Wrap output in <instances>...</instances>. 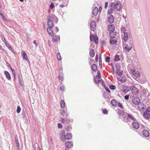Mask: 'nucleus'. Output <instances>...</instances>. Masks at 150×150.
<instances>
[{
    "mask_svg": "<svg viewBox=\"0 0 150 150\" xmlns=\"http://www.w3.org/2000/svg\"><path fill=\"white\" fill-rule=\"evenodd\" d=\"M90 40L91 42H93L94 39L95 43L96 44H97L98 43V38L97 35L94 36V35L92 34L90 35Z\"/></svg>",
    "mask_w": 150,
    "mask_h": 150,
    "instance_id": "nucleus-1",
    "label": "nucleus"
},
{
    "mask_svg": "<svg viewBox=\"0 0 150 150\" xmlns=\"http://www.w3.org/2000/svg\"><path fill=\"white\" fill-rule=\"evenodd\" d=\"M131 37L132 35L130 33H127L126 32L124 34L123 39L125 42L127 41L128 39L129 38H130Z\"/></svg>",
    "mask_w": 150,
    "mask_h": 150,
    "instance_id": "nucleus-2",
    "label": "nucleus"
},
{
    "mask_svg": "<svg viewBox=\"0 0 150 150\" xmlns=\"http://www.w3.org/2000/svg\"><path fill=\"white\" fill-rule=\"evenodd\" d=\"M130 89L133 94L136 95L138 94V90L135 86H131Z\"/></svg>",
    "mask_w": 150,
    "mask_h": 150,
    "instance_id": "nucleus-3",
    "label": "nucleus"
},
{
    "mask_svg": "<svg viewBox=\"0 0 150 150\" xmlns=\"http://www.w3.org/2000/svg\"><path fill=\"white\" fill-rule=\"evenodd\" d=\"M117 79L118 81L121 83H124L126 81L125 76L122 75L118 77Z\"/></svg>",
    "mask_w": 150,
    "mask_h": 150,
    "instance_id": "nucleus-4",
    "label": "nucleus"
},
{
    "mask_svg": "<svg viewBox=\"0 0 150 150\" xmlns=\"http://www.w3.org/2000/svg\"><path fill=\"white\" fill-rule=\"evenodd\" d=\"M132 102L135 105H139L140 103V100L139 98L137 97H134L133 98Z\"/></svg>",
    "mask_w": 150,
    "mask_h": 150,
    "instance_id": "nucleus-5",
    "label": "nucleus"
},
{
    "mask_svg": "<svg viewBox=\"0 0 150 150\" xmlns=\"http://www.w3.org/2000/svg\"><path fill=\"white\" fill-rule=\"evenodd\" d=\"M96 24L95 21H92L91 22L90 24V28L91 30L93 31H94L96 29Z\"/></svg>",
    "mask_w": 150,
    "mask_h": 150,
    "instance_id": "nucleus-6",
    "label": "nucleus"
},
{
    "mask_svg": "<svg viewBox=\"0 0 150 150\" xmlns=\"http://www.w3.org/2000/svg\"><path fill=\"white\" fill-rule=\"evenodd\" d=\"M122 91L125 93H126L129 91L128 87L126 86H123L122 89Z\"/></svg>",
    "mask_w": 150,
    "mask_h": 150,
    "instance_id": "nucleus-7",
    "label": "nucleus"
},
{
    "mask_svg": "<svg viewBox=\"0 0 150 150\" xmlns=\"http://www.w3.org/2000/svg\"><path fill=\"white\" fill-rule=\"evenodd\" d=\"M132 73L134 78H139L140 77V74L138 71L135 72V71H133Z\"/></svg>",
    "mask_w": 150,
    "mask_h": 150,
    "instance_id": "nucleus-8",
    "label": "nucleus"
},
{
    "mask_svg": "<svg viewBox=\"0 0 150 150\" xmlns=\"http://www.w3.org/2000/svg\"><path fill=\"white\" fill-rule=\"evenodd\" d=\"M142 134L143 135L146 137H149L150 134L149 132L146 129H144L143 130Z\"/></svg>",
    "mask_w": 150,
    "mask_h": 150,
    "instance_id": "nucleus-9",
    "label": "nucleus"
},
{
    "mask_svg": "<svg viewBox=\"0 0 150 150\" xmlns=\"http://www.w3.org/2000/svg\"><path fill=\"white\" fill-rule=\"evenodd\" d=\"M65 145L67 147L71 148L73 146V144L71 142H65Z\"/></svg>",
    "mask_w": 150,
    "mask_h": 150,
    "instance_id": "nucleus-10",
    "label": "nucleus"
},
{
    "mask_svg": "<svg viewBox=\"0 0 150 150\" xmlns=\"http://www.w3.org/2000/svg\"><path fill=\"white\" fill-rule=\"evenodd\" d=\"M116 9L118 11H120L121 9V4L119 1H117L116 2Z\"/></svg>",
    "mask_w": 150,
    "mask_h": 150,
    "instance_id": "nucleus-11",
    "label": "nucleus"
},
{
    "mask_svg": "<svg viewBox=\"0 0 150 150\" xmlns=\"http://www.w3.org/2000/svg\"><path fill=\"white\" fill-rule=\"evenodd\" d=\"M22 55L23 56V60H27L28 59V57L25 52L24 51L22 52Z\"/></svg>",
    "mask_w": 150,
    "mask_h": 150,
    "instance_id": "nucleus-12",
    "label": "nucleus"
},
{
    "mask_svg": "<svg viewBox=\"0 0 150 150\" xmlns=\"http://www.w3.org/2000/svg\"><path fill=\"white\" fill-rule=\"evenodd\" d=\"M108 22L109 23H112L114 21V17L113 16L110 15V16L108 18Z\"/></svg>",
    "mask_w": 150,
    "mask_h": 150,
    "instance_id": "nucleus-13",
    "label": "nucleus"
},
{
    "mask_svg": "<svg viewBox=\"0 0 150 150\" xmlns=\"http://www.w3.org/2000/svg\"><path fill=\"white\" fill-rule=\"evenodd\" d=\"M108 30L109 31L110 33L111 31L114 32L115 30V27L113 25L109 24L108 26Z\"/></svg>",
    "mask_w": 150,
    "mask_h": 150,
    "instance_id": "nucleus-14",
    "label": "nucleus"
},
{
    "mask_svg": "<svg viewBox=\"0 0 150 150\" xmlns=\"http://www.w3.org/2000/svg\"><path fill=\"white\" fill-rule=\"evenodd\" d=\"M4 74L6 76V78L8 80H10L11 79L10 75L8 71H4Z\"/></svg>",
    "mask_w": 150,
    "mask_h": 150,
    "instance_id": "nucleus-15",
    "label": "nucleus"
},
{
    "mask_svg": "<svg viewBox=\"0 0 150 150\" xmlns=\"http://www.w3.org/2000/svg\"><path fill=\"white\" fill-rule=\"evenodd\" d=\"M98 9L97 7H95L92 11L93 14L94 16H96L98 13Z\"/></svg>",
    "mask_w": 150,
    "mask_h": 150,
    "instance_id": "nucleus-16",
    "label": "nucleus"
},
{
    "mask_svg": "<svg viewBox=\"0 0 150 150\" xmlns=\"http://www.w3.org/2000/svg\"><path fill=\"white\" fill-rule=\"evenodd\" d=\"M116 33L115 32H113V31L110 32L109 33V36L111 38H115L116 37Z\"/></svg>",
    "mask_w": 150,
    "mask_h": 150,
    "instance_id": "nucleus-17",
    "label": "nucleus"
},
{
    "mask_svg": "<svg viewBox=\"0 0 150 150\" xmlns=\"http://www.w3.org/2000/svg\"><path fill=\"white\" fill-rule=\"evenodd\" d=\"M72 135L71 133H67L65 135V139L69 140L72 138Z\"/></svg>",
    "mask_w": 150,
    "mask_h": 150,
    "instance_id": "nucleus-18",
    "label": "nucleus"
},
{
    "mask_svg": "<svg viewBox=\"0 0 150 150\" xmlns=\"http://www.w3.org/2000/svg\"><path fill=\"white\" fill-rule=\"evenodd\" d=\"M132 48V47L129 45L128 44H127L125 47L124 49L127 52H129L131 50Z\"/></svg>",
    "mask_w": 150,
    "mask_h": 150,
    "instance_id": "nucleus-19",
    "label": "nucleus"
},
{
    "mask_svg": "<svg viewBox=\"0 0 150 150\" xmlns=\"http://www.w3.org/2000/svg\"><path fill=\"white\" fill-rule=\"evenodd\" d=\"M49 28H52L53 27V24L52 21L51 20H49L47 22Z\"/></svg>",
    "mask_w": 150,
    "mask_h": 150,
    "instance_id": "nucleus-20",
    "label": "nucleus"
},
{
    "mask_svg": "<svg viewBox=\"0 0 150 150\" xmlns=\"http://www.w3.org/2000/svg\"><path fill=\"white\" fill-rule=\"evenodd\" d=\"M132 125L133 127L136 129H138L139 127V125L138 123L134 122L132 123Z\"/></svg>",
    "mask_w": 150,
    "mask_h": 150,
    "instance_id": "nucleus-21",
    "label": "nucleus"
},
{
    "mask_svg": "<svg viewBox=\"0 0 150 150\" xmlns=\"http://www.w3.org/2000/svg\"><path fill=\"white\" fill-rule=\"evenodd\" d=\"M52 38V40L54 42H57L59 39H60V37L59 35L58 36H53Z\"/></svg>",
    "mask_w": 150,
    "mask_h": 150,
    "instance_id": "nucleus-22",
    "label": "nucleus"
},
{
    "mask_svg": "<svg viewBox=\"0 0 150 150\" xmlns=\"http://www.w3.org/2000/svg\"><path fill=\"white\" fill-rule=\"evenodd\" d=\"M52 28H47V30L49 34H50L51 36H54V34L53 30L51 29Z\"/></svg>",
    "mask_w": 150,
    "mask_h": 150,
    "instance_id": "nucleus-23",
    "label": "nucleus"
},
{
    "mask_svg": "<svg viewBox=\"0 0 150 150\" xmlns=\"http://www.w3.org/2000/svg\"><path fill=\"white\" fill-rule=\"evenodd\" d=\"M91 68L93 71H96L97 70V66L96 64H94L91 66Z\"/></svg>",
    "mask_w": 150,
    "mask_h": 150,
    "instance_id": "nucleus-24",
    "label": "nucleus"
},
{
    "mask_svg": "<svg viewBox=\"0 0 150 150\" xmlns=\"http://www.w3.org/2000/svg\"><path fill=\"white\" fill-rule=\"evenodd\" d=\"M143 116L145 118L149 119L150 117V114L147 113L145 111L144 112Z\"/></svg>",
    "mask_w": 150,
    "mask_h": 150,
    "instance_id": "nucleus-25",
    "label": "nucleus"
},
{
    "mask_svg": "<svg viewBox=\"0 0 150 150\" xmlns=\"http://www.w3.org/2000/svg\"><path fill=\"white\" fill-rule=\"evenodd\" d=\"M89 54L91 57H93L95 55V52L93 49H91L90 50Z\"/></svg>",
    "mask_w": 150,
    "mask_h": 150,
    "instance_id": "nucleus-26",
    "label": "nucleus"
},
{
    "mask_svg": "<svg viewBox=\"0 0 150 150\" xmlns=\"http://www.w3.org/2000/svg\"><path fill=\"white\" fill-rule=\"evenodd\" d=\"M111 104L114 106L116 107L117 105V103L115 100H112L111 101Z\"/></svg>",
    "mask_w": 150,
    "mask_h": 150,
    "instance_id": "nucleus-27",
    "label": "nucleus"
},
{
    "mask_svg": "<svg viewBox=\"0 0 150 150\" xmlns=\"http://www.w3.org/2000/svg\"><path fill=\"white\" fill-rule=\"evenodd\" d=\"M112 38H111L109 42L110 45H115V44L117 42V40H113Z\"/></svg>",
    "mask_w": 150,
    "mask_h": 150,
    "instance_id": "nucleus-28",
    "label": "nucleus"
},
{
    "mask_svg": "<svg viewBox=\"0 0 150 150\" xmlns=\"http://www.w3.org/2000/svg\"><path fill=\"white\" fill-rule=\"evenodd\" d=\"M21 115L22 117L23 118H25L26 117L25 111L24 109L22 110V112L21 113Z\"/></svg>",
    "mask_w": 150,
    "mask_h": 150,
    "instance_id": "nucleus-29",
    "label": "nucleus"
},
{
    "mask_svg": "<svg viewBox=\"0 0 150 150\" xmlns=\"http://www.w3.org/2000/svg\"><path fill=\"white\" fill-rule=\"evenodd\" d=\"M72 128L71 127V126L70 125H67L65 127L66 130L67 131H71V130Z\"/></svg>",
    "mask_w": 150,
    "mask_h": 150,
    "instance_id": "nucleus-30",
    "label": "nucleus"
},
{
    "mask_svg": "<svg viewBox=\"0 0 150 150\" xmlns=\"http://www.w3.org/2000/svg\"><path fill=\"white\" fill-rule=\"evenodd\" d=\"M110 6L112 8V9L115 10L116 8V3L115 4L114 3H112L110 4Z\"/></svg>",
    "mask_w": 150,
    "mask_h": 150,
    "instance_id": "nucleus-31",
    "label": "nucleus"
},
{
    "mask_svg": "<svg viewBox=\"0 0 150 150\" xmlns=\"http://www.w3.org/2000/svg\"><path fill=\"white\" fill-rule=\"evenodd\" d=\"M116 73L118 75L121 76L122 75L123 71L120 70L116 71Z\"/></svg>",
    "mask_w": 150,
    "mask_h": 150,
    "instance_id": "nucleus-32",
    "label": "nucleus"
},
{
    "mask_svg": "<svg viewBox=\"0 0 150 150\" xmlns=\"http://www.w3.org/2000/svg\"><path fill=\"white\" fill-rule=\"evenodd\" d=\"M60 105L61 107L63 108H64L65 106V103L63 100H61L60 102Z\"/></svg>",
    "mask_w": 150,
    "mask_h": 150,
    "instance_id": "nucleus-33",
    "label": "nucleus"
},
{
    "mask_svg": "<svg viewBox=\"0 0 150 150\" xmlns=\"http://www.w3.org/2000/svg\"><path fill=\"white\" fill-rule=\"evenodd\" d=\"M93 80L97 84L99 83L100 82V79L99 80L97 77H94Z\"/></svg>",
    "mask_w": 150,
    "mask_h": 150,
    "instance_id": "nucleus-34",
    "label": "nucleus"
},
{
    "mask_svg": "<svg viewBox=\"0 0 150 150\" xmlns=\"http://www.w3.org/2000/svg\"><path fill=\"white\" fill-rule=\"evenodd\" d=\"M127 116L128 118H129L132 120L134 121L136 120V119L134 118L133 116L130 114H128L127 115Z\"/></svg>",
    "mask_w": 150,
    "mask_h": 150,
    "instance_id": "nucleus-35",
    "label": "nucleus"
},
{
    "mask_svg": "<svg viewBox=\"0 0 150 150\" xmlns=\"http://www.w3.org/2000/svg\"><path fill=\"white\" fill-rule=\"evenodd\" d=\"M115 67L116 68V71L120 70V64L117 63L115 64Z\"/></svg>",
    "mask_w": 150,
    "mask_h": 150,
    "instance_id": "nucleus-36",
    "label": "nucleus"
},
{
    "mask_svg": "<svg viewBox=\"0 0 150 150\" xmlns=\"http://www.w3.org/2000/svg\"><path fill=\"white\" fill-rule=\"evenodd\" d=\"M59 80H61V81H62L64 79L63 78V76L62 74H59Z\"/></svg>",
    "mask_w": 150,
    "mask_h": 150,
    "instance_id": "nucleus-37",
    "label": "nucleus"
},
{
    "mask_svg": "<svg viewBox=\"0 0 150 150\" xmlns=\"http://www.w3.org/2000/svg\"><path fill=\"white\" fill-rule=\"evenodd\" d=\"M5 45L10 50H11L12 52H13V49H12L10 45H9L8 43L7 42H6Z\"/></svg>",
    "mask_w": 150,
    "mask_h": 150,
    "instance_id": "nucleus-38",
    "label": "nucleus"
},
{
    "mask_svg": "<svg viewBox=\"0 0 150 150\" xmlns=\"http://www.w3.org/2000/svg\"><path fill=\"white\" fill-rule=\"evenodd\" d=\"M57 57L58 60L60 61L61 60V56L59 52H58L57 54Z\"/></svg>",
    "mask_w": 150,
    "mask_h": 150,
    "instance_id": "nucleus-39",
    "label": "nucleus"
},
{
    "mask_svg": "<svg viewBox=\"0 0 150 150\" xmlns=\"http://www.w3.org/2000/svg\"><path fill=\"white\" fill-rule=\"evenodd\" d=\"M120 60L119 56L117 54H116L115 56L114 61H118Z\"/></svg>",
    "mask_w": 150,
    "mask_h": 150,
    "instance_id": "nucleus-40",
    "label": "nucleus"
},
{
    "mask_svg": "<svg viewBox=\"0 0 150 150\" xmlns=\"http://www.w3.org/2000/svg\"><path fill=\"white\" fill-rule=\"evenodd\" d=\"M109 88L112 90H114L116 88V87L114 85H111L109 86Z\"/></svg>",
    "mask_w": 150,
    "mask_h": 150,
    "instance_id": "nucleus-41",
    "label": "nucleus"
},
{
    "mask_svg": "<svg viewBox=\"0 0 150 150\" xmlns=\"http://www.w3.org/2000/svg\"><path fill=\"white\" fill-rule=\"evenodd\" d=\"M16 144L17 146L18 147L17 150H20V144L18 141H15Z\"/></svg>",
    "mask_w": 150,
    "mask_h": 150,
    "instance_id": "nucleus-42",
    "label": "nucleus"
},
{
    "mask_svg": "<svg viewBox=\"0 0 150 150\" xmlns=\"http://www.w3.org/2000/svg\"><path fill=\"white\" fill-rule=\"evenodd\" d=\"M126 30V28L125 27H122L121 28V32L122 33H123L124 34V33H125V31Z\"/></svg>",
    "mask_w": 150,
    "mask_h": 150,
    "instance_id": "nucleus-43",
    "label": "nucleus"
},
{
    "mask_svg": "<svg viewBox=\"0 0 150 150\" xmlns=\"http://www.w3.org/2000/svg\"><path fill=\"white\" fill-rule=\"evenodd\" d=\"M101 74H100V71L99 70H98V72H97V75H96L95 77L97 78V77H98V78H101Z\"/></svg>",
    "mask_w": 150,
    "mask_h": 150,
    "instance_id": "nucleus-44",
    "label": "nucleus"
},
{
    "mask_svg": "<svg viewBox=\"0 0 150 150\" xmlns=\"http://www.w3.org/2000/svg\"><path fill=\"white\" fill-rule=\"evenodd\" d=\"M108 13L109 15H111V14L113 13V9H112V8H111L109 10Z\"/></svg>",
    "mask_w": 150,
    "mask_h": 150,
    "instance_id": "nucleus-45",
    "label": "nucleus"
},
{
    "mask_svg": "<svg viewBox=\"0 0 150 150\" xmlns=\"http://www.w3.org/2000/svg\"><path fill=\"white\" fill-rule=\"evenodd\" d=\"M21 108L19 106H18L16 110L17 112L18 113H19L21 111Z\"/></svg>",
    "mask_w": 150,
    "mask_h": 150,
    "instance_id": "nucleus-46",
    "label": "nucleus"
},
{
    "mask_svg": "<svg viewBox=\"0 0 150 150\" xmlns=\"http://www.w3.org/2000/svg\"><path fill=\"white\" fill-rule=\"evenodd\" d=\"M48 19L52 20L53 18V15L52 14H50L48 17Z\"/></svg>",
    "mask_w": 150,
    "mask_h": 150,
    "instance_id": "nucleus-47",
    "label": "nucleus"
},
{
    "mask_svg": "<svg viewBox=\"0 0 150 150\" xmlns=\"http://www.w3.org/2000/svg\"><path fill=\"white\" fill-rule=\"evenodd\" d=\"M110 57H107L105 58V61L107 62H110Z\"/></svg>",
    "mask_w": 150,
    "mask_h": 150,
    "instance_id": "nucleus-48",
    "label": "nucleus"
},
{
    "mask_svg": "<svg viewBox=\"0 0 150 150\" xmlns=\"http://www.w3.org/2000/svg\"><path fill=\"white\" fill-rule=\"evenodd\" d=\"M71 121L69 118H67L65 120V124H67L70 122Z\"/></svg>",
    "mask_w": 150,
    "mask_h": 150,
    "instance_id": "nucleus-49",
    "label": "nucleus"
},
{
    "mask_svg": "<svg viewBox=\"0 0 150 150\" xmlns=\"http://www.w3.org/2000/svg\"><path fill=\"white\" fill-rule=\"evenodd\" d=\"M60 114L61 115H64V114H65V111L63 109H62L61 110Z\"/></svg>",
    "mask_w": 150,
    "mask_h": 150,
    "instance_id": "nucleus-50",
    "label": "nucleus"
},
{
    "mask_svg": "<svg viewBox=\"0 0 150 150\" xmlns=\"http://www.w3.org/2000/svg\"><path fill=\"white\" fill-rule=\"evenodd\" d=\"M6 65L9 68H10V69L11 70V69H12V68H11L10 64L9 63H8V62H6Z\"/></svg>",
    "mask_w": 150,
    "mask_h": 150,
    "instance_id": "nucleus-51",
    "label": "nucleus"
},
{
    "mask_svg": "<svg viewBox=\"0 0 150 150\" xmlns=\"http://www.w3.org/2000/svg\"><path fill=\"white\" fill-rule=\"evenodd\" d=\"M111 67H112V71H111V73L112 74H114L115 72L114 70V66H113V64H111Z\"/></svg>",
    "mask_w": 150,
    "mask_h": 150,
    "instance_id": "nucleus-52",
    "label": "nucleus"
},
{
    "mask_svg": "<svg viewBox=\"0 0 150 150\" xmlns=\"http://www.w3.org/2000/svg\"><path fill=\"white\" fill-rule=\"evenodd\" d=\"M145 111L147 113L150 114V107L147 108Z\"/></svg>",
    "mask_w": 150,
    "mask_h": 150,
    "instance_id": "nucleus-53",
    "label": "nucleus"
},
{
    "mask_svg": "<svg viewBox=\"0 0 150 150\" xmlns=\"http://www.w3.org/2000/svg\"><path fill=\"white\" fill-rule=\"evenodd\" d=\"M102 112L104 114H107L108 113L107 110L106 109H103V110Z\"/></svg>",
    "mask_w": 150,
    "mask_h": 150,
    "instance_id": "nucleus-54",
    "label": "nucleus"
},
{
    "mask_svg": "<svg viewBox=\"0 0 150 150\" xmlns=\"http://www.w3.org/2000/svg\"><path fill=\"white\" fill-rule=\"evenodd\" d=\"M60 89L62 91H63L64 89V87L63 85H60Z\"/></svg>",
    "mask_w": 150,
    "mask_h": 150,
    "instance_id": "nucleus-55",
    "label": "nucleus"
},
{
    "mask_svg": "<svg viewBox=\"0 0 150 150\" xmlns=\"http://www.w3.org/2000/svg\"><path fill=\"white\" fill-rule=\"evenodd\" d=\"M132 43H133V41L131 40H130L129 41V45L132 47Z\"/></svg>",
    "mask_w": 150,
    "mask_h": 150,
    "instance_id": "nucleus-56",
    "label": "nucleus"
},
{
    "mask_svg": "<svg viewBox=\"0 0 150 150\" xmlns=\"http://www.w3.org/2000/svg\"><path fill=\"white\" fill-rule=\"evenodd\" d=\"M54 4L52 3L50 6V8L51 9H52L54 7Z\"/></svg>",
    "mask_w": 150,
    "mask_h": 150,
    "instance_id": "nucleus-57",
    "label": "nucleus"
},
{
    "mask_svg": "<svg viewBox=\"0 0 150 150\" xmlns=\"http://www.w3.org/2000/svg\"><path fill=\"white\" fill-rule=\"evenodd\" d=\"M60 121L62 123L65 124V120L62 118H61Z\"/></svg>",
    "mask_w": 150,
    "mask_h": 150,
    "instance_id": "nucleus-58",
    "label": "nucleus"
},
{
    "mask_svg": "<svg viewBox=\"0 0 150 150\" xmlns=\"http://www.w3.org/2000/svg\"><path fill=\"white\" fill-rule=\"evenodd\" d=\"M106 44V42L104 40H102L101 42V45L103 46Z\"/></svg>",
    "mask_w": 150,
    "mask_h": 150,
    "instance_id": "nucleus-59",
    "label": "nucleus"
},
{
    "mask_svg": "<svg viewBox=\"0 0 150 150\" xmlns=\"http://www.w3.org/2000/svg\"><path fill=\"white\" fill-rule=\"evenodd\" d=\"M58 127L59 128L61 129L62 127V126L61 124L59 123L58 124Z\"/></svg>",
    "mask_w": 150,
    "mask_h": 150,
    "instance_id": "nucleus-60",
    "label": "nucleus"
},
{
    "mask_svg": "<svg viewBox=\"0 0 150 150\" xmlns=\"http://www.w3.org/2000/svg\"><path fill=\"white\" fill-rule=\"evenodd\" d=\"M61 139L63 141H64L66 139H65V135H63L61 137Z\"/></svg>",
    "mask_w": 150,
    "mask_h": 150,
    "instance_id": "nucleus-61",
    "label": "nucleus"
},
{
    "mask_svg": "<svg viewBox=\"0 0 150 150\" xmlns=\"http://www.w3.org/2000/svg\"><path fill=\"white\" fill-rule=\"evenodd\" d=\"M104 88H105L106 91H108V92L110 93V91L109 89L107 87H106V86H104Z\"/></svg>",
    "mask_w": 150,
    "mask_h": 150,
    "instance_id": "nucleus-62",
    "label": "nucleus"
},
{
    "mask_svg": "<svg viewBox=\"0 0 150 150\" xmlns=\"http://www.w3.org/2000/svg\"><path fill=\"white\" fill-rule=\"evenodd\" d=\"M129 95H127L125 96L124 98L125 100H128L129 99Z\"/></svg>",
    "mask_w": 150,
    "mask_h": 150,
    "instance_id": "nucleus-63",
    "label": "nucleus"
},
{
    "mask_svg": "<svg viewBox=\"0 0 150 150\" xmlns=\"http://www.w3.org/2000/svg\"><path fill=\"white\" fill-rule=\"evenodd\" d=\"M117 104H118V106L120 107V108H123V106L122 105V104L121 103H120L119 102H118V103H117Z\"/></svg>",
    "mask_w": 150,
    "mask_h": 150,
    "instance_id": "nucleus-64",
    "label": "nucleus"
}]
</instances>
